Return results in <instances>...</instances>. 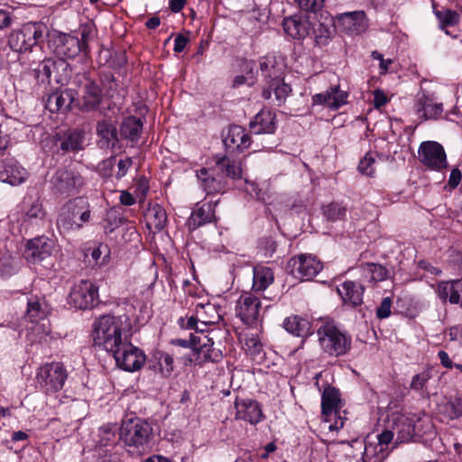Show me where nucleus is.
<instances>
[{
  "label": "nucleus",
  "instance_id": "nucleus-20",
  "mask_svg": "<svg viewBox=\"0 0 462 462\" xmlns=\"http://www.w3.org/2000/svg\"><path fill=\"white\" fill-rule=\"evenodd\" d=\"M414 109L418 116L423 120L438 119L443 112V105L422 93L418 96Z\"/></svg>",
  "mask_w": 462,
  "mask_h": 462
},
{
  "label": "nucleus",
  "instance_id": "nucleus-30",
  "mask_svg": "<svg viewBox=\"0 0 462 462\" xmlns=\"http://www.w3.org/2000/svg\"><path fill=\"white\" fill-rule=\"evenodd\" d=\"M259 69L262 75L268 82H273L282 79L284 70V64L282 60H278L274 55H267L261 58L259 61Z\"/></svg>",
  "mask_w": 462,
  "mask_h": 462
},
{
  "label": "nucleus",
  "instance_id": "nucleus-24",
  "mask_svg": "<svg viewBox=\"0 0 462 462\" xmlns=\"http://www.w3.org/2000/svg\"><path fill=\"white\" fill-rule=\"evenodd\" d=\"M27 175L26 170L14 159L8 158L3 162V170L0 171V178L3 181L17 186L26 180Z\"/></svg>",
  "mask_w": 462,
  "mask_h": 462
},
{
  "label": "nucleus",
  "instance_id": "nucleus-12",
  "mask_svg": "<svg viewBox=\"0 0 462 462\" xmlns=\"http://www.w3.org/2000/svg\"><path fill=\"white\" fill-rule=\"evenodd\" d=\"M418 154L420 162L430 170L440 171L447 167L446 152L442 145L437 142H422Z\"/></svg>",
  "mask_w": 462,
  "mask_h": 462
},
{
  "label": "nucleus",
  "instance_id": "nucleus-2",
  "mask_svg": "<svg viewBox=\"0 0 462 462\" xmlns=\"http://www.w3.org/2000/svg\"><path fill=\"white\" fill-rule=\"evenodd\" d=\"M152 427L140 418L124 420L119 428V439L127 452L140 456L150 448Z\"/></svg>",
  "mask_w": 462,
  "mask_h": 462
},
{
  "label": "nucleus",
  "instance_id": "nucleus-15",
  "mask_svg": "<svg viewBox=\"0 0 462 462\" xmlns=\"http://www.w3.org/2000/svg\"><path fill=\"white\" fill-rule=\"evenodd\" d=\"M234 407L236 410L235 419L237 420L256 425L265 418L261 404L255 400L236 397Z\"/></svg>",
  "mask_w": 462,
  "mask_h": 462
},
{
  "label": "nucleus",
  "instance_id": "nucleus-4",
  "mask_svg": "<svg viewBox=\"0 0 462 462\" xmlns=\"http://www.w3.org/2000/svg\"><path fill=\"white\" fill-rule=\"evenodd\" d=\"M89 219V205L84 198L79 197L62 207L57 219V226L60 232H69L79 229Z\"/></svg>",
  "mask_w": 462,
  "mask_h": 462
},
{
  "label": "nucleus",
  "instance_id": "nucleus-62",
  "mask_svg": "<svg viewBox=\"0 0 462 462\" xmlns=\"http://www.w3.org/2000/svg\"><path fill=\"white\" fill-rule=\"evenodd\" d=\"M196 338L197 336L194 334H190L189 339H172L171 344L174 346H179L185 348H190L192 351L194 350V346H196Z\"/></svg>",
  "mask_w": 462,
  "mask_h": 462
},
{
  "label": "nucleus",
  "instance_id": "nucleus-35",
  "mask_svg": "<svg viewBox=\"0 0 462 462\" xmlns=\"http://www.w3.org/2000/svg\"><path fill=\"white\" fill-rule=\"evenodd\" d=\"M200 181V186L208 193H217L224 189L223 180L220 176H216L215 170L200 169L197 173Z\"/></svg>",
  "mask_w": 462,
  "mask_h": 462
},
{
  "label": "nucleus",
  "instance_id": "nucleus-14",
  "mask_svg": "<svg viewBox=\"0 0 462 462\" xmlns=\"http://www.w3.org/2000/svg\"><path fill=\"white\" fill-rule=\"evenodd\" d=\"M55 249V242L44 236L30 239L26 243L23 255L32 263H41L51 257Z\"/></svg>",
  "mask_w": 462,
  "mask_h": 462
},
{
  "label": "nucleus",
  "instance_id": "nucleus-63",
  "mask_svg": "<svg viewBox=\"0 0 462 462\" xmlns=\"http://www.w3.org/2000/svg\"><path fill=\"white\" fill-rule=\"evenodd\" d=\"M374 103L375 107H380L384 106L388 99L386 95L383 93V91L380 89H376L374 91Z\"/></svg>",
  "mask_w": 462,
  "mask_h": 462
},
{
  "label": "nucleus",
  "instance_id": "nucleus-40",
  "mask_svg": "<svg viewBox=\"0 0 462 462\" xmlns=\"http://www.w3.org/2000/svg\"><path fill=\"white\" fill-rule=\"evenodd\" d=\"M387 448L382 447L378 443L366 442L363 454V459L365 462H383L388 456Z\"/></svg>",
  "mask_w": 462,
  "mask_h": 462
},
{
  "label": "nucleus",
  "instance_id": "nucleus-17",
  "mask_svg": "<svg viewBox=\"0 0 462 462\" xmlns=\"http://www.w3.org/2000/svg\"><path fill=\"white\" fill-rule=\"evenodd\" d=\"M103 100L101 87L90 79H86L79 95V109L83 112L97 110Z\"/></svg>",
  "mask_w": 462,
  "mask_h": 462
},
{
  "label": "nucleus",
  "instance_id": "nucleus-18",
  "mask_svg": "<svg viewBox=\"0 0 462 462\" xmlns=\"http://www.w3.org/2000/svg\"><path fill=\"white\" fill-rule=\"evenodd\" d=\"M310 16L307 14H294L283 19L284 32L295 40H302L310 33Z\"/></svg>",
  "mask_w": 462,
  "mask_h": 462
},
{
  "label": "nucleus",
  "instance_id": "nucleus-46",
  "mask_svg": "<svg viewBox=\"0 0 462 462\" xmlns=\"http://www.w3.org/2000/svg\"><path fill=\"white\" fill-rule=\"evenodd\" d=\"M47 316L46 308L37 300H30L27 304L26 318L32 323H38L44 320Z\"/></svg>",
  "mask_w": 462,
  "mask_h": 462
},
{
  "label": "nucleus",
  "instance_id": "nucleus-29",
  "mask_svg": "<svg viewBox=\"0 0 462 462\" xmlns=\"http://www.w3.org/2000/svg\"><path fill=\"white\" fill-rule=\"evenodd\" d=\"M364 291V286L353 281H346L337 287V292L344 303L354 307L362 304Z\"/></svg>",
  "mask_w": 462,
  "mask_h": 462
},
{
  "label": "nucleus",
  "instance_id": "nucleus-1",
  "mask_svg": "<svg viewBox=\"0 0 462 462\" xmlns=\"http://www.w3.org/2000/svg\"><path fill=\"white\" fill-rule=\"evenodd\" d=\"M132 324L128 316L104 315L93 324L94 344L112 353L131 337Z\"/></svg>",
  "mask_w": 462,
  "mask_h": 462
},
{
  "label": "nucleus",
  "instance_id": "nucleus-55",
  "mask_svg": "<svg viewBox=\"0 0 462 462\" xmlns=\"http://www.w3.org/2000/svg\"><path fill=\"white\" fill-rule=\"evenodd\" d=\"M56 67V64L51 60H45L39 65L37 69V77L42 79V81L50 80L52 69Z\"/></svg>",
  "mask_w": 462,
  "mask_h": 462
},
{
  "label": "nucleus",
  "instance_id": "nucleus-3",
  "mask_svg": "<svg viewBox=\"0 0 462 462\" xmlns=\"http://www.w3.org/2000/svg\"><path fill=\"white\" fill-rule=\"evenodd\" d=\"M317 334L321 348L329 356H343L351 348V337L342 332L334 321L322 322Z\"/></svg>",
  "mask_w": 462,
  "mask_h": 462
},
{
  "label": "nucleus",
  "instance_id": "nucleus-6",
  "mask_svg": "<svg viewBox=\"0 0 462 462\" xmlns=\"http://www.w3.org/2000/svg\"><path fill=\"white\" fill-rule=\"evenodd\" d=\"M84 184L81 174L70 167L58 169L51 179L53 193L62 198L79 193Z\"/></svg>",
  "mask_w": 462,
  "mask_h": 462
},
{
  "label": "nucleus",
  "instance_id": "nucleus-52",
  "mask_svg": "<svg viewBox=\"0 0 462 462\" xmlns=\"http://www.w3.org/2000/svg\"><path fill=\"white\" fill-rule=\"evenodd\" d=\"M217 170L220 171L224 175L231 178H239L241 176V169L235 162L223 158L217 162Z\"/></svg>",
  "mask_w": 462,
  "mask_h": 462
},
{
  "label": "nucleus",
  "instance_id": "nucleus-50",
  "mask_svg": "<svg viewBox=\"0 0 462 462\" xmlns=\"http://www.w3.org/2000/svg\"><path fill=\"white\" fill-rule=\"evenodd\" d=\"M45 217V211L42 207V203L39 199H33L28 206V208H24V220L25 221H32V220H42Z\"/></svg>",
  "mask_w": 462,
  "mask_h": 462
},
{
  "label": "nucleus",
  "instance_id": "nucleus-44",
  "mask_svg": "<svg viewBox=\"0 0 462 462\" xmlns=\"http://www.w3.org/2000/svg\"><path fill=\"white\" fill-rule=\"evenodd\" d=\"M343 23L348 29L356 33L363 32L366 27V17L364 12H353L342 16Z\"/></svg>",
  "mask_w": 462,
  "mask_h": 462
},
{
  "label": "nucleus",
  "instance_id": "nucleus-11",
  "mask_svg": "<svg viewBox=\"0 0 462 462\" xmlns=\"http://www.w3.org/2000/svg\"><path fill=\"white\" fill-rule=\"evenodd\" d=\"M287 268L295 278L310 280L321 271L322 264L314 255L300 254L289 260Z\"/></svg>",
  "mask_w": 462,
  "mask_h": 462
},
{
  "label": "nucleus",
  "instance_id": "nucleus-47",
  "mask_svg": "<svg viewBox=\"0 0 462 462\" xmlns=\"http://www.w3.org/2000/svg\"><path fill=\"white\" fill-rule=\"evenodd\" d=\"M363 275L372 282L383 281L387 277V270L378 263H366L362 265Z\"/></svg>",
  "mask_w": 462,
  "mask_h": 462
},
{
  "label": "nucleus",
  "instance_id": "nucleus-49",
  "mask_svg": "<svg viewBox=\"0 0 462 462\" xmlns=\"http://www.w3.org/2000/svg\"><path fill=\"white\" fill-rule=\"evenodd\" d=\"M433 8H435L434 3ZM434 14L439 19L440 23V27L443 28L445 26H453L458 23L459 22V15L456 11L450 10V9H444V10H436L434 9Z\"/></svg>",
  "mask_w": 462,
  "mask_h": 462
},
{
  "label": "nucleus",
  "instance_id": "nucleus-37",
  "mask_svg": "<svg viewBox=\"0 0 462 462\" xmlns=\"http://www.w3.org/2000/svg\"><path fill=\"white\" fill-rule=\"evenodd\" d=\"M143 131V122L135 116H128L120 125V134L132 143H136Z\"/></svg>",
  "mask_w": 462,
  "mask_h": 462
},
{
  "label": "nucleus",
  "instance_id": "nucleus-56",
  "mask_svg": "<svg viewBox=\"0 0 462 462\" xmlns=\"http://www.w3.org/2000/svg\"><path fill=\"white\" fill-rule=\"evenodd\" d=\"M299 7L306 12L316 13L323 6L324 0H295Z\"/></svg>",
  "mask_w": 462,
  "mask_h": 462
},
{
  "label": "nucleus",
  "instance_id": "nucleus-13",
  "mask_svg": "<svg viewBox=\"0 0 462 462\" xmlns=\"http://www.w3.org/2000/svg\"><path fill=\"white\" fill-rule=\"evenodd\" d=\"M261 301L251 292H244L238 298L236 305V316L243 323L254 326L260 319Z\"/></svg>",
  "mask_w": 462,
  "mask_h": 462
},
{
  "label": "nucleus",
  "instance_id": "nucleus-51",
  "mask_svg": "<svg viewBox=\"0 0 462 462\" xmlns=\"http://www.w3.org/2000/svg\"><path fill=\"white\" fill-rule=\"evenodd\" d=\"M375 156H377V154L367 152L359 162L357 169L362 174L366 176L374 175L377 166Z\"/></svg>",
  "mask_w": 462,
  "mask_h": 462
},
{
  "label": "nucleus",
  "instance_id": "nucleus-59",
  "mask_svg": "<svg viewBox=\"0 0 462 462\" xmlns=\"http://www.w3.org/2000/svg\"><path fill=\"white\" fill-rule=\"evenodd\" d=\"M79 33L80 35L79 41L83 43V50L85 51L88 46V42L92 33V25L88 23L80 25Z\"/></svg>",
  "mask_w": 462,
  "mask_h": 462
},
{
  "label": "nucleus",
  "instance_id": "nucleus-9",
  "mask_svg": "<svg viewBox=\"0 0 462 462\" xmlns=\"http://www.w3.org/2000/svg\"><path fill=\"white\" fill-rule=\"evenodd\" d=\"M340 393L334 387H327L321 396V412L329 430H339L344 427V418L339 415Z\"/></svg>",
  "mask_w": 462,
  "mask_h": 462
},
{
  "label": "nucleus",
  "instance_id": "nucleus-38",
  "mask_svg": "<svg viewBox=\"0 0 462 462\" xmlns=\"http://www.w3.org/2000/svg\"><path fill=\"white\" fill-rule=\"evenodd\" d=\"M253 290L263 291L273 282V273L271 268L257 266L254 269Z\"/></svg>",
  "mask_w": 462,
  "mask_h": 462
},
{
  "label": "nucleus",
  "instance_id": "nucleus-61",
  "mask_svg": "<svg viewBox=\"0 0 462 462\" xmlns=\"http://www.w3.org/2000/svg\"><path fill=\"white\" fill-rule=\"evenodd\" d=\"M395 435L393 430H385L380 434L377 435L378 444L382 447L387 448V446L392 442L393 436Z\"/></svg>",
  "mask_w": 462,
  "mask_h": 462
},
{
  "label": "nucleus",
  "instance_id": "nucleus-22",
  "mask_svg": "<svg viewBox=\"0 0 462 462\" xmlns=\"http://www.w3.org/2000/svg\"><path fill=\"white\" fill-rule=\"evenodd\" d=\"M76 93L73 89H58L48 96L45 106L50 112H65L75 101Z\"/></svg>",
  "mask_w": 462,
  "mask_h": 462
},
{
  "label": "nucleus",
  "instance_id": "nucleus-42",
  "mask_svg": "<svg viewBox=\"0 0 462 462\" xmlns=\"http://www.w3.org/2000/svg\"><path fill=\"white\" fill-rule=\"evenodd\" d=\"M153 358L156 362V366L154 365L153 368L163 377L171 376L174 370L172 356L165 352H158L154 354Z\"/></svg>",
  "mask_w": 462,
  "mask_h": 462
},
{
  "label": "nucleus",
  "instance_id": "nucleus-48",
  "mask_svg": "<svg viewBox=\"0 0 462 462\" xmlns=\"http://www.w3.org/2000/svg\"><path fill=\"white\" fill-rule=\"evenodd\" d=\"M430 378L431 375L429 371H423L415 374L411 378L410 389L419 393L421 396H425L426 394L429 395L427 384Z\"/></svg>",
  "mask_w": 462,
  "mask_h": 462
},
{
  "label": "nucleus",
  "instance_id": "nucleus-54",
  "mask_svg": "<svg viewBox=\"0 0 462 462\" xmlns=\"http://www.w3.org/2000/svg\"><path fill=\"white\" fill-rule=\"evenodd\" d=\"M94 264H103L106 263V257L108 256L109 249L106 245L100 244L97 247L88 249Z\"/></svg>",
  "mask_w": 462,
  "mask_h": 462
},
{
  "label": "nucleus",
  "instance_id": "nucleus-25",
  "mask_svg": "<svg viewBox=\"0 0 462 462\" xmlns=\"http://www.w3.org/2000/svg\"><path fill=\"white\" fill-rule=\"evenodd\" d=\"M346 92L341 90L338 86H333L324 93L314 95L312 100L314 104L325 105L331 109L337 110L346 103Z\"/></svg>",
  "mask_w": 462,
  "mask_h": 462
},
{
  "label": "nucleus",
  "instance_id": "nucleus-26",
  "mask_svg": "<svg viewBox=\"0 0 462 462\" xmlns=\"http://www.w3.org/2000/svg\"><path fill=\"white\" fill-rule=\"evenodd\" d=\"M312 37L319 47L328 45L336 33V28L332 18L326 17L322 21L311 23Z\"/></svg>",
  "mask_w": 462,
  "mask_h": 462
},
{
  "label": "nucleus",
  "instance_id": "nucleus-58",
  "mask_svg": "<svg viewBox=\"0 0 462 462\" xmlns=\"http://www.w3.org/2000/svg\"><path fill=\"white\" fill-rule=\"evenodd\" d=\"M392 300L389 297L383 299L380 306L377 308L376 316L378 319H386L391 315Z\"/></svg>",
  "mask_w": 462,
  "mask_h": 462
},
{
  "label": "nucleus",
  "instance_id": "nucleus-31",
  "mask_svg": "<svg viewBox=\"0 0 462 462\" xmlns=\"http://www.w3.org/2000/svg\"><path fill=\"white\" fill-rule=\"evenodd\" d=\"M250 128L256 134H273L276 129L275 115L270 110H261L250 122Z\"/></svg>",
  "mask_w": 462,
  "mask_h": 462
},
{
  "label": "nucleus",
  "instance_id": "nucleus-60",
  "mask_svg": "<svg viewBox=\"0 0 462 462\" xmlns=\"http://www.w3.org/2000/svg\"><path fill=\"white\" fill-rule=\"evenodd\" d=\"M133 161L132 158L126 157L125 159H122L117 163L118 171L116 172V178L120 179L127 173L128 169L132 166Z\"/></svg>",
  "mask_w": 462,
  "mask_h": 462
},
{
  "label": "nucleus",
  "instance_id": "nucleus-19",
  "mask_svg": "<svg viewBox=\"0 0 462 462\" xmlns=\"http://www.w3.org/2000/svg\"><path fill=\"white\" fill-rule=\"evenodd\" d=\"M214 341L208 335L201 334L197 336L196 346H194L193 356L198 364L208 361L215 362L221 358V353L213 347Z\"/></svg>",
  "mask_w": 462,
  "mask_h": 462
},
{
  "label": "nucleus",
  "instance_id": "nucleus-53",
  "mask_svg": "<svg viewBox=\"0 0 462 462\" xmlns=\"http://www.w3.org/2000/svg\"><path fill=\"white\" fill-rule=\"evenodd\" d=\"M443 413L450 420L457 419L462 416V398L457 397L455 400L448 402L443 406Z\"/></svg>",
  "mask_w": 462,
  "mask_h": 462
},
{
  "label": "nucleus",
  "instance_id": "nucleus-28",
  "mask_svg": "<svg viewBox=\"0 0 462 462\" xmlns=\"http://www.w3.org/2000/svg\"><path fill=\"white\" fill-rule=\"evenodd\" d=\"M215 219V206L211 202L204 203L193 209L188 219V226L190 230H195Z\"/></svg>",
  "mask_w": 462,
  "mask_h": 462
},
{
  "label": "nucleus",
  "instance_id": "nucleus-33",
  "mask_svg": "<svg viewBox=\"0 0 462 462\" xmlns=\"http://www.w3.org/2000/svg\"><path fill=\"white\" fill-rule=\"evenodd\" d=\"M147 228L152 232L162 230L167 223L165 209L159 204L150 205L144 213Z\"/></svg>",
  "mask_w": 462,
  "mask_h": 462
},
{
  "label": "nucleus",
  "instance_id": "nucleus-39",
  "mask_svg": "<svg viewBox=\"0 0 462 462\" xmlns=\"http://www.w3.org/2000/svg\"><path fill=\"white\" fill-rule=\"evenodd\" d=\"M196 314L200 321L206 325L217 324L221 320L218 308L211 303L198 305L196 307Z\"/></svg>",
  "mask_w": 462,
  "mask_h": 462
},
{
  "label": "nucleus",
  "instance_id": "nucleus-27",
  "mask_svg": "<svg viewBox=\"0 0 462 462\" xmlns=\"http://www.w3.org/2000/svg\"><path fill=\"white\" fill-rule=\"evenodd\" d=\"M437 293L443 301L448 300L451 304H460L462 307V279L440 282Z\"/></svg>",
  "mask_w": 462,
  "mask_h": 462
},
{
  "label": "nucleus",
  "instance_id": "nucleus-7",
  "mask_svg": "<svg viewBox=\"0 0 462 462\" xmlns=\"http://www.w3.org/2000/svg\"><path fill=\"white\" fill-rule=\"evenodd\" d=\"M36 378L47 393H53L63 388L68 378V372L62 363L52 362L42 365L37 372Z\"/></svg>",
  "mask_w": 462,
  "mask_h": 462
},
{
  "label": "nucleus",
  "instance_id": "nucleus-45",
  "mask_svg": "<svg viewBox=\"0 0 462 462\" xmlns=\"http://www.w3.org/2000/svg\"><path fill=\"white\" fill-rule=\"evenodd\" d=\"M324 217L328 221L343 220L346 215V208L339 202H331L322 208Z\"/></svg>",
  "mask_w": 462,
  "mask_h": 462
},
{
  "label": "nucleus",
  "instance_id": "nucleus-21",
  "mask_svg": "<svg viewBox=\"0 0 462 462\" xmlns=\"http://www.w3.org/2000/svg\"><path fill=\"white\" fill-rule=\"evenodd\" d=\"M223 143L230 152H244L251 144V138L245 129L239 125H232L228 128Z\"/></svg>",
  "mask_w": 462,
  "mask_h": 462
},
{
  "label": "nucleus",
  "instance_id": "nucleus-16",
  "mask_svg": "<svg viewBox=\"0 0 462 462\" xmlns=\"http://www.w3.org/2000/svg\"><path fill=\"white\" fill-rule=\"evenodd\" d=\"M419 420L420 419L416 414H393L391 422L392 429L396 435V443H404L412 440L416 434V422Z\"/></svg>",
  "mask_w": 462,
  "mask_h": 462
},
{
  "label": "nucleus",
  "instance_id": "nucleus-57",
  "mask_svg": "<svg viewBox=\"0 0 462 462\" xmlns=\"http://www.w3.org/2000/svg\"><path fill=\"white\" fill-rule=\"evenodd\" d=\"M276 243L271 237L263 238L260 242V248L263 251V254L266 257H271L273 253L276 251Z\"/></svg>",
  "mask_w": 462,
  "mask_h": 462
},
{
  "label": "nucleus",
  "instance_id": "nucleus-36",
  "mask_svg": "<svg viewBox=\"0 0 462 462\" xmlns=\"http://www.w3.org/2000/svg\"><path fill=\"white\" fill-rule=\"evenodd\" d=\"M283 328L289 333L300 337H307L311 334V325L309 319L298 315L286 318L283 321Z\"/></svg>",
  "mask_w": 462,
  "mask_h": 462
},
{
  "label": "nucleus",
  "instance_id": "nucleus-34",
  "mask_svg": "<svg viewBox=\"0 0 462 462\" xmlns=\"http://www.w3.org/2000/svg\"><path fill=\"white\" fill-rule=\"evenodd\" d=\"M268 88H263L262 92L263 97L267 100L272 99V93L273 92L274 98L273 99V103L276 106L283 104L291 91V87L282 81L281 79L268 82Z\"/></svg>",
  "mask_w": 462,
  "mask_h": 462
},
{
  "label": "nucleus",
  "instance_id": "nucleus-32",
  "mask_svg": "<svg viewBox=\"0 0 462 462\" xmlns=\"http://www.w3.org/2000/svg\"><path fill=\"white\" fill-rule=\"evenodd\" d=\"M98 144L101 148L113 149L117 143V132L111 120L104 119L97 124Z\"/></svg>",
  "mask_w": 462,
  "mask_h": 462
},
{
  "label": "nucleus",
  "instance_id": "nucleus-8",
  "mask_svg": "<svg viewBox=\"0 0 462 462\" xmlns=\"http://www.w3.org/2000/svg\"><path fill=\"white\" fill-rule=\"evenodd\" d=\"M69 303L79 310L94 308L99 303L98 287L89 280H81L71 288Z\"/></svg>",
  "mask_w": 462,
  "mask_h": 462
},
{
  "label": "nucleus",
  "instance_id": "nucleus-10",
  "mask_svg": "<svg viewBox=\"0 0 462 462\" xmlns=\"http://www.w3.org/2000/svg\"><path fill=\"white\" fill-rule=\"evenodd\" d=\"M111 354L115 358L116 365L127 372H134L141 369L146 359L143 352L130 342V337Z\"/></svg>",
  "mask_w": 462,
  "mask_h": 462
},
{
  "label": "nucleus",
  "instance_id": "nucleus-43",
  "mask_svg": "<svg viewBox=\"0 0 462 462\" xmlns=\"http://www.w3.org/2000/svg\"><path fill=\"white\" fill-rule=\"evenodd\" d=\"M84 136L81 133L73 131L67 133L60 139V147L63 152H76L83 148Z\"/></svg>",
  "mask_w": 462,
  "mask_h": 462
},
{
  "label": "nucleus",
  "instance_id": "nucleus-5",
  "mask_svg": "<svg viewBox=\"0 0 462 462\" xmlns=\"http://www.w3.org/2000/svg\"><path fill=\"white\" fill-rule=\"evenodd\" d=\"M44 30L45 26L42 23H25L9 34L8 45L16 52L31 51L43 41Z\"/></svg>",
  "mask_w": 462,
  "mask_h": 462
},
{
  "label": "nucleus",
  "instance_id": "nucleus-41",
  "mask_svg": "<svg viewBox=\"0 0 462 462\" xmlns=\"http://www.w3.org/2000/svg\"><path fill=\"white\" fill-rule=\"evenodd\" d=\"M118 429L116 425L107 424L99 428V439L97 444L101 448H113L120 440L117 437Z\"/></svg>",
  "mask_w": 462,
  "mask_h": 462
},
{
  "label": "nucleus",
  "instance_id": "nucleus-64",
  "mask_svg": "<svg viewBox=\"0 0 462 462\" xmlns=\"http://www.w3.org/2000/svg\"><path fill=\"white\" fill-rule=\"evenodd\" d=\"M449 339L452 341H458L462 344V327L455 326L449 328L448 331Z\"/></svg>",
  "mask_w": 462,
  "mask_h": 462
},
{
  "label": "nucleus",
  "instance_id": "nucleus-23",
  "mask_svg": "<svg viewBox=\"0 0 462 462\" xmlns=\"http://www.w3.org/2000/svg\"><path fill=\"white\" fill-rule=\"evenodd\" d=\"M83 50V43L78 36L70 34H60L56 40L55 52L57 55L73 59L77 57Z\"/></svg>",
  "mask_w": 462,
  "mask_h": 462
}]
</instances>
